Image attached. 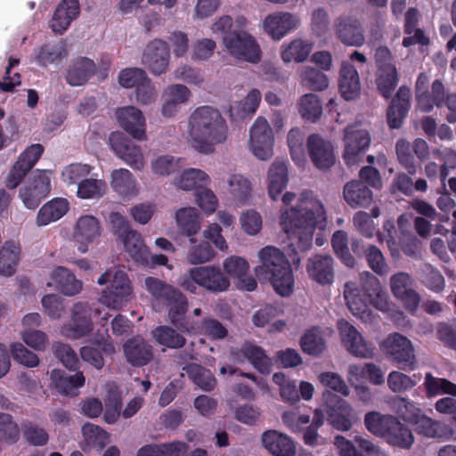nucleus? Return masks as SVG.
<instances>
[{
  "mask_svg": "<svg viewBox=\"0 0 456 456\" xmlns=\"http://www.w3.org/2000/svg\"><path fill=\"white\" fill-rule=\"evenodd\" d=\"M382 352L404 370H414L415 354L411 341L399 333L388 335L380 344Z\"/></svg>",
  "mask_w": 456,
  "mask_h": 456,
  "instance_id": "9b49d317",
  "label": "nucleus"
},
{
  "mask_svg": "<svg viewBox=\"0 0 456 456\" xmlns=\"http://www.w3.org/2000/svg\"><path fill=\"white\" fill-rule=\"evenodd\" d=\"M413 284L412 277L404 272H398L389 279L391 293L411 313L416 312L420 304V296L413 289Z\"/></svg>",
  "mask_w": 456,
  "mask_h": 456,
  "instance_id": "f3484780",
  "label": "nucleus"
},
{
  "mask_svg": "<svg viewBox=\"0 0 456 456\" xmlns=\"http://www.w3.org/2000/svg\"><path fill=\"white\" fill-rule=\"evenodd\" d=\"M263 446L274 456H295L296 444L289 436L276 430H267L261 437Z\"/></svg>",
  "mask_w": 456,
  "mask_h": 456,
  "instance_id": "c756f323",
  "label": "nucleus"
},
{
  "mask_svg": "<svg viewBox=\"0 0 456 456\" xmlns=\"http://www.w3.org/2000/svg\"><path fill=\"white\" fill-rule=\"evenodd\" d=\"M377 63L376 85L379 93L388 98L396 87L398 75L390 51L379 47L375 53Z\"/></svg>",
  "mask_w": 456,
  "mask_h": 456,
  "instance_id": "4468645a",
  "label": "nucleus"
},
{
  "mask_svg": "<svg viewBox=\"0 0 456 456\" xmlns=\"http://www.w3.org/2000/svg\"><path fill=\"white\" fill-rule=\"evenodd\" d=\"M428 84V76L419 74L415 86L416 97L418 108L425 112L430 111L435 105L440 107L445 96L444 85L439 80L434 81L430 93L427 91Z\"/></svg>",
  "mask_w": 456,
  "mask_h": 456,
  "instance_id": "aec40b11",
  "label": "nucleus"
},
{
  "mask_svg": "<svg viewBox=\"0 0 456 456\" xmlns=\"http://www.w3.org/2000/svg\"><path fill=\"white\" fill-rule=\"evenodd\" d=\"M396 418L392 415H384L379 411H370L365 414L364 425L371 434L383 437L388 432Z\"/></svg>",
  "mask_w": 456,
  "mask_h": 456,
  "instance_id": "4d7b16f0",
  "label": "nucleus"
},
{
  "mask_svg": "<svg viewBox=\"0 0 456 456\" xmlns=\"http://www.w3.org/2000/svg\"><path fill=\"white\" fill-rule=\"evenodd\" d=\"M94 71L95 65L92 60L79 58L69 67L66 78L70 86H81L91 77Z\"/></svg>",
  "mask_w": 456,
  "mask_h": 456,
  "instance_id": "49530a36",
  "label": "nucleus"
},
{
  "mask_svg": "<svg viewBox=\"0 0 456 456\" xmlns=\"http://www.w3.org/2000/svg\"><path fill=\"white\" fill-rule=\"evenodd\" d=\"M94 167L83 163H72L64 167L61 179L67 184H77L83 182L93 171Z\"/></svg>",
  "mask_w": 456,
  "mask_h": 456,
  "instance_id": "0e129e2a",
  "label": "nucleus"
},
{
  "mask_svg": "<svg viewBox=\"0 0 456 456\" xmlns=\"http://www.w3.org/2000/svg\"><path fill=\"white\" fill-rule=\"evenodd\" d=\"M361 279L367 292L369 306L372 305L381 312H388L391 301L379 279L368 272L363 273Z\"/></svg>",
  "mask_w": 456,
  "mask_h": 456,
  "instance_id": "c85d7f7f",
  "label": "nucleus"
},
{
  "mask_svg": "<svg viewBox=\"0 0 456 456\" xmlns=\"http://www.w3.org/2000/svg\"><path fill=\"white\" fill-rule=\"evenodd\" d=\"M118 125L133 138L147 140L146 120L142 112L134 106H126L116 110Z\"/></svg>",
  "mask_w": 456,
  "mask_h": 456,
  "instance_id": "412c9836",
  "label": "nucleus"
},
{
  "mask_svg": "<svg viewBox=\"0 0 456 456\" xmlns=\"http://www.w3.org/2000/svg\"><path fill=\"white\" fill-rule=\"evenodd\" d=\"M424 387L428 397L439 395L456 396V384L449 379L435 377L430 372L425 375Z\"/></svg>",
  "mask_w": 456,
  "mask_h": 456,
  "instance_id": "6e6d98bb",
  "label": "nucleus"
},
{
  "mask_svg": "<svg viewBox=\"0 0 456 456\" xmlns=\"http://www.w3.org/2000/svg\"><path fill=\"white\" fill-rule=\"evenodd\" d=\"M107 398L105 400L104 420L112 424L115 423L121 414V393L114 383L106 384Z\"/></svg>",
  "mask_w": 456,
  "mask_h": 456,
  "instance_id": "13d9d810",
  "label": "nucleus"
},
{
  "mask_svg": "<svg viewBox=\"0 0 456 456\" xmlns=\"http://www.w3.org/2000/svg\"><path fill=\"white\" fill-rule=\"evenodd\" d=\"M289 183L288 163L276 159L269 167L266 175V189L273 201L281 200L289 206L296 199L292 191H283ZM279 224L281 230L291 240L294 253L308 250L315 237L316 244L322 246L325 239L322 232L328 227V218L323 203L309 191H302L296 206L284 207L280 209Z\"/></svg>",
  "mask_w": 456,
  "mask_h": 456,
  "instance_id": "f257e3e1",
  "label": "nucleus"
},
{
  "mask_svg": "<svg viewBox=\"0 0 456 456\" xmlns=\"http://www.w3.org/2000/svg\"><path fill=\"white\" fill-rule=\"evenodd\" d=\"M53 172L36 169L26 179L20 189L19 197L28 209H35L51 191Z\"/></svg>",
  "mask_w": 456,
  "mask_h": 456,
  "instance_id": "1a4fd4ad",
  "label": "nucleus"
},
{
  "mask_svg": "<svg viewBox=\"0 0 456 456\" xmlns=\"http://www.w3.org/2000/svg\"><path fill=\"white\" fill-rule=\"evenodd\" d=\"M311 51V44L297 38L281 45V56L284 62H302L306 60Z\"/></svg>",
  "mask_w": 456,
  "mask_h": 456,
  "instance_id": "3c124183",
  "label": "nucleus"
},
{
  "mask_svg": "<svg viewBox=\"0 0 456 456\" xmlns=\"http://www.w3.org/2000/svg\"><path fill=\"white\" fill-rule=\"evenodd\" d=\"M241 354L243 358L248 359L261 373H270L272 361L261 347L256 345L245 344L241 348Z\"/></svg>",
  "mask_w": 456,
  "mask_h": 456,
  "instance_id": "864d4df0",
  "label": "nucleus"
},
{
  "mask_svg": "<svg viewBox=\"0 0 456 456\" xmlns=\"http://www.w3.org/2000/svg\"><path fill=\"white\" fill-rule=\"evenodd\" d=\"M261 100V94L257 89H252L241 101L234 102L229 109L232 119H242L256 112Z\"/></svg>",
  "mask_w": 456,
  "mask_h": 456,
  "instance_id": "de8ad7c7",
  "label": "nucleus"
},
{
  "mask_svg": "<svg viewBox=\"0 0 456 456\" xmlns=\"http://www.w3.org/2000/svg\"><path fill=\"white\" fill-rule=\"evenodd\" d=\"M50 378L57 390L67 395H77V390L85 384V376L82 372L66 375L61 370H53Z\"/></svg>",
  "mask_w": 456,
  "mask_h": 456,
  "instance_id": "79ce46f5",
  "label": "nucleus"
},
{
  "mask_svg": "<svg viewBox=\"0 0 456 456\" xmlns=\"http://www.w3.org/2000/svg\"><path fill=\"white\" fill-rule=\"evenodd\" d=\"M101 286L110 283L99 296V303L106 308L118 310L133 297V286L127 273L118 268L107 269L97 280Z\"/></svg>",
  "mask_w": 456,
  "mask_h": 456,
  "instance_id": "39448f33",
  "label": "nucleus"
},
{
  "mask_svg": "<svg viewBox=\"0 0 456 456\" xmlns=\"http://www.w3.org/2000/svg\"><path fill=\"white\" fill-rule=\"evenodd\" d=\"M124 354L127 362L134 366L145 365L153 357L152 346L141 338L127 340L124 345Z\"/></svg>",
  "mask_w": 456,
  "mask_h": 456,
  "instance_id": "e433bc0d",
  "label": "nucleus"
},
{
  "mask_svg": "<svg viewBox=\"0 0 456 456\" xmlns=\"http://www.w3.org/2000/svg\"><path fill=\"white\" fill-rule=\"evenodd\" d=\"M181 288L191 293H196L198 286L212 293L227 291L230 280L215 265H205L189 269L179 279Z\"/></svg>",
  "mask_w": 456,
  "mask_h": 456,
  "instance_id": "423d86ee",
  "label": "nucleus"
},
{
  "mask_svg": "<svg viewBox=\"0 0 456 456\" xmlns=\"http://www.w3.org/2000/svg\"><path fill=\"white\" fill-rule=\"evenodd\" d=\"M10 351L15 362L28 368H34L39 364V357L20 342H13Z\"/></svg>",
  "mask_w": 456,
  "mask_h": 456,
  "instance_id": "774afa93",
  "label": "nucleus"
},
{
  "mask_svg": "<svg viewBox=\"0 0 456 456\" xmlns=\"http://www.w3.org/2000/svg\"><path fill=\"white\" fill-rule=\"evenodd\" d=\"M47 287H53L56 290L67 297L79 294L83 289V282L77 279L74 273L64 266H56L50 273Z\"/></svg>",
  "mask_w": 456,
  "mask_h": 456,
  "instance_id": "5701e85b",
  "label": "nucleus"
},
{
  "mask_svg": "<svg viewBox=\"0 0 456 456\" xmlns=\"http://www.w3.org/2000/svg\"><path fill=\"white\" fill-rule=\"evenodd\" d=\"M224 50L239 61L250 63L260 61L262 53L256 38L244 30H237L222 37Z\"/></svg>",
  "mask_w": 456,
  "mask_h": 456,
  "instance_id": "6e6552de",
  "label": "nucleus"
},
{
  "mask_svg": "<svg viewBox=\"0 0 456 456\" xmlns=\"http://www.w3.org/2000/svg\"><path fill=\"white\" fill-rule=\"evenodd\" d=\"M222 266L224 275L234 280L239 289L253 291L256 288V280L248 275L249 265L244 257L230 256L223 261Z\"/></svg>",
  "mask_w": 456,
  "mask_h": 456,
  "instance_id": "6ab92c4d",
  "label": "nucleus"
},
{
  "mask_svg": "<svg viewBox=\"0 0 456 456\" xmlns=\"http://www.w3.org/2000/svg\"><path fill=\"white\" fill-rule=\"evenodd\" d=\"M299 83L302 86L313 91H323L329 86V78L321 70L303 66L298 70Z\"/></svg>",
  "mask_w": 456,
  "mask_h": 456,
  "instance_id": "09e8293b",
  "label": "nucleus"
},
{
  "mask_svg": "<svg viewBox=\"0 0 456 456\" xmlns=\"http://www.w3.org/2000/svg\"><path fill=\"white\" fill-rule=\"evenodd\" d=\"M142 288L151 295L152 305L157 311H160L158 308V305L166 302L177 289L174 286L153 276H147L143 279Z\"/></svg>",
  "mask_w": 456,
  "mask_h": 456,
  "instance_id": "37998d69",
  "label": "nucleus"
},
{
  "mask_svg": "<svg viewBox=\"0 0 456 456\" xmlns=\"http://www.w3.org/2000/svg\"><path fill=\"white\" fill-rule=\"evenodd\" d=\"M151 335L156 343L171 349L181 348L186 342L182 334L167 325L158 326L151 331Z\"/></svg>",
  "mask_w": 456,
  "mask_h": 456,
  "instance_id": "603ef678",
  "label": "nucleus"
},
{
  "mask_svg": "<svg viewBox=\"0 0 456 456\" xmlns=\"http://www.w3.org/2000/svg\"><path fill=\"white\" fill-rule=\"evenodd\" d=\"M306 272L314 281L330 285L334 280L333 259L327 255H315L308 259Z\"/></svg>",
  "mask_w": 456,
  "mask_h": 456,
  "instance_id": "cd10ccee",
  "label": "nucleus"
},
{
  "mask_svg": "<svg viewBox=\"0 0 456 456\" xmlns=\"http://www.w3.org/2000/svg\"><path fill=\"white\" fill-rule=\"evenodd\" d=\"M80 12L77 0H62L55 9L50 21V28L54 33L62 34Z\"/></svg>",
  "mask_w": 456,
  "mask_h": 456,
  "instance_id": "2f4dec72",
  "label": "nucleus"
},
{
  "mask_svg": "<svg viewBox=\"0 0 456 456\" xmlns=\"http://www.w3.org/2000/svg\"><path fill=\"white\" fill-rule=\"evenodd\" d=\"M178 228L194 243L195 236L201 228V216L200 211L193 207H184L176 210L175 215Z\"/></svg>",
  "mask_w": 456,
  "mask_h": 456,
  "instance_id": "f704fd0d",
  "label": "nucleus"
},
{
  "mask_svg": "<svg viewBox=\"0 0 456 456\" xmlns=\"http://www.w3.org/2000/svg\"><path fill=\"white\" fill-rule=\"evenodd\" d=\"M227 191L233 200L239 204L248 201L252 194L250 181L241 174H230L226 180Z\"/></svg>",
  "mask_w": 456,
  "mask_h": 456,
  "instance_id": "a18cd8bd",
  "label": "nucleus"
},
{
  "mask_svg": "<svg viewBox=\"0 0 456 456\" xmlns=\"http://www.w3.org/2000/svg\"><path fill=\"white\" fill-rule=\"evenodd\" d=\"M142 63L155 75L166 72L169 63L167 44L162 40L151 42L143 53Z\"/></svg>",
  "mask_w": 456,
  "mask_h": 456,
  "instance_id": "b1692460",
  "label": "nucleus"
},
{
  "mask_svg": "<svg viewBox=\"0 0 456 456\" xmlns=\"http://www.w3.org/2000/svg\"><path fill=\"white\" fill-rule=\"evenodd\" d=\"M307 149L310 158L317 168L325 170L335 163L334 149L331 142L320 135L309 136Z\"/></svg>",
  "mask_w": 456,
  "mask_h": 456,
  "instance_id": "393cba45",
  "label": "nucleus"
},
{
  "mask_svg": "<svg viewBox=\"0 0 456 456\" xmlns=\"http://www.w3.org/2000/svg\"><path fill=\"white\" fill-rule=\"evenodd\" d=\"M273 382L279 387L282 401L292 403L299 402L300 395L295 380L288 378L283 372H276L273 375Z\"/></svg>",
  "mask_w": 456,
  "mask_h": 456,
  "instance_id": "bf43d9fd",
  "label": "nucleus"
},
{
  "mask_svg": "<svg viewBox=\"0 0 456 456\" xmlns=\"http://www.w3.org/2000/svg\"><path fill=\"white\" fill-rule=\"evenodd\" d=\"M337 328L341 344L350 354L362 359L373 356V346L353 324L341 319L338 322Z\"/></svg>",
  "mask_w": 456,
  "mask_h": 456,
  "instance_id": "ddd939ff",
  "label": "nucleus"
},
{
  "mask_svg": "<svg viewBox=\"0 0 456 456\" xmlns=\"http://www.w3.org/2000/svg\"><path fill=\"white\" fill-rule=\"evenodd\" d=\"M334 28L341 42L350 46H361L365 42L363 29L360 21L352 17H339L334 23Z\"/></svg>",
  "mask_w": 456,
  "mask_h": 456,
  "instance_id": "a878e982",
  "label": "nucleus"
},
{
  "mask_svg": "<svg viewBox=\"0 0 456 456\" xmlns=\"http://www.w3.org/2000/svg\"><path fill=\"white\" fill-rule=\"evenodd\" d=\"M102 232L103 227L98 216L82 213L73 220L67 238L76 245L77 252L84 255L101 238Z\"/></svg>",
  "mask_w": 456,
  "mask_h": 456,
  "instance_id": "0eeeda50",
  "label": "nucleus"
},
{
  "mask_svg": "<svg viewBox=\"0 0 456 456\" xmlns=\"http://www.w3.org/2000/svg\"><path fill=\"white\" fill-rule=\"evenodd\" d=\"M180 159L171 155H159L151 161V172L157 176H168L175 172Z\"/></svg>",
  "mask_w": 456,
  "mask_h": 456,
  "instance_id": "69168bd1",
  "label": "nucleus"
},
{
  "mask_svg": "<svg viewBox=\"0 0 456 456\" xmlns=\"http://www.w3.org/2000/svg\"><path fill=\"white\" fill-rule=\"evenodd\" d=\"M111 189L122 198L132 199L141 191V186L134 174L126 168H117L110 175Z\"/></svg>",
  "mask_w": 456,
  "mask_h": 456,
  "instance_id": "bb28decb",
  "label": "nucleus"
},
{
  "mask_svg": "<svg viewBox=\"0 0 456 456\" xmlns=\"http://www.w3.org/2000/svg\"><path fill=\"white\" fill-rule=\"evenodd\" d=\"M354 442L361 452L356 449L353 442L340 435L335 436L333 444L339 456H366L378 452L375 444L362 436H354Z\"/></svg>",
  "mask_w": 456,
  "mask_h": 456,
  "instance_id": "7c9ffc66",
  "label": "nucleus"
},
{
  "mask_svg": "<svg viewBox=\"0 0 456 456\" xmlns=\"http://www.w3.org/2000/svg\"><path fill=\"white\" fill-rule=\"evenodd\" d=\"M343 197L353 208H369L373 201L372 191L360 181H351L344 186Z\"/></svg>",
  "mask_w": 456,
  "mask_h": 456,
  "instance_id": "72a5a7b5",
  "label": "nucleus"
},
{
  "mask_svg": "<svg viewBox=\"0 0 456 456\" xmlns=\"http://www.w3.org/2000/svg\"><path fill=\"white\" fill-rule=\"evenodd\" d=\"M298 111L303 118L315 121L322 112V108L317 95L306 94L298 102Z\"/></svg>",
  "mask_w": 456,
  "mask_h": 456,
  "instance_id": "680f3d73",
  "label": "nucleus"
},
{
  "mask_svg": "<svg viewBox=\"0 0 456 456\" xmlns=\"http://www.w3.org/2000/svg\"><path fill=\"white\" fill-rule=\"evenodd\" d=\"M344 159L348 166L360 162L363 152L369 148L370 135L367 128L355 124L348 126L344 134Z\"/></svg>",
  "mask_w": 456,
  "mask_h": 456,
  "instance_id": "dca6fc26",
  "label": "nucleus"
},
{
  "mask_svg": "<svg viewBox=\"0 0 456 456\" xmlns=\"http://www.w3.org/2000/svg\"><path fill=\"white\" fill-rule=\"evenodd\" d=\"M186 371L193 382L203 390H211L216 387V381L210 370L192 364L186 368Z\"/></svg>",
  "mask_w": 456,
  "mask_h": 456,
  "instance_id": "338daca9",
  "label": "nucleus"
},
{
  "mask_svg": "<svg viewBox=\"0 0 456 456\" xmlns=\"http://www.w3.org/2000/svg\"><path fill=\"white\" fill-rule=\"evenodd\" d=\"M344 298L349 311L362 322H369L371 319V311L369 308L368 296L363 289V282L360 289L355 282L348 281L344 287Z\"/></svg>",
  "mask_w": 456,
  "mask_h": 456,
  "instance_id": "4be33fe9",
  "label": "nucleus"
},
{
  "mask_svg": "<svg viewBox=\"0 0 456 456\" xmlns=\"http://www.w3.org/2000/svg\"><path fill=\"white\" fill-rule=\"evenodd\" d=\"M229 128L222 113L211 106H200L188 120V141L199 153L210 155L226 142Z\"/></svg>",
  "mask_w": 456,
  "mask_h": 456,
  "instance_id": "f03ea898",
  "label": "nucleus"
},
{
  "mask_svg": "<svg viewBox=\"0 0 456 456\" xmlns=\"http://www.w3.org/2000/svg\"><path fill=\"white\" fill-rule=\"evenodd\" d=\"M109 142L115 155L127 166L138 171L145 167L146 158L142 149L122 133H111Z\"/></svg>",
  "mask_w": 456,
  "mask_h": 456,
  "instance_id": "f8f14e48",
  "label": "nucleus"
},
{
  "mask_svg": "<svg viewBox=\"0 0 456 456\" xmlns=\"http://www.w3.org/2000/svg\"><path fill=\"white\" fill-rule=\"evenodd\" d=\"M259 265L255 274L269 281L274 290L282 297L289 296L294 289V276L285 254L278 248L267 246L257 253Z\"/></svg>",
  "mask_w": 456,
  "mask_h": 456,
  "instance_id": "7ed1b4c3",
  "label": "nucleus"
},
{
  "mask_svg": "<svg viewBox=\"0 0 456 456\" xmlns=\"http://www.w3.org/2000/svg\"><path fill=\"white\" fill-rule=\"evenodd\" d=\"M383 438L392 446L402 449H409L414 442L411 431L397 419H395L390 429L387 432Z\"/></svg>",
  "mask_w": 456,
  "mask_h": 456,
  "instance_id": "8fccbe9b",
  "label": "nucleus"
},
{
  "mask_svg": "<svg viewBox=\"0 0 456 456\" xmlns=\"http://www.w3.org/2000/svg\"><path fill=\"white\" fill-rule=\"evenodd\" d=\"M300 25L299 17L289 12H276L263 21L264 31L273 40H281Z\"/></svg>",
  "mask_w": 456,
  "mask_h": 456,
  "instance_id": "a211bd4d",
  "label": "nucleus"
},
{
  "mask_svg": "<svg viewBox=\"0 0 456 456\" xmlns=\"http://www.w3.org/2000/svg\"><path fill=\"white\" fill-rule=\"evenodd\" d=\"M20 247L19 243L9 240L0 248V275L10 277L14 274L20 260Z\"/></svg>",
  "mask_w": 456,
  "mask_h": 456,
  "instance_id": "c03bdc74",
  "label": "nucleus"
},
{
  "mask_svg": "<svg viewBox=\"0 0 456 456\" xmlns=\"http://www.w3.org/2000/svg\"><path fill=\"white\" fill-rule=\"evenodd\" d=\"M107 183L95 177L86 178L77 186V196L82 200H98L107 192Z\"/></svg>",
  "mask_w": 456,
  "mask_h": 456,
  "instance_id": "5fc2aeb1",
  "label": "nucleus"
},
{
  "mask_svg": "<svg viewBox=\"0 0 456 456\" xmlns=\"http://www.w3.org/2000/svg\"><path fill=\"white\" fill-rule=\"evenodd\" d=\"M411 92L401 87L387 110V122L391 128H398L410 108Z\"/></svg>",
  "mask_w": 456,
  "mask_h": 456,
  "instance_id": "a19ab883",
  "label": "nucleus"
},
{
  "mask_svg": "<svg viewBox=\"0 0 456 456\" xmlns=\"http://www.w3.org/2000/svg\"><path fill=\"white\" fill-rule=\"evenodd\" d=\"M120 240L125 251L134 262L142 265H149L150 250L139 232L135 230L128 232Z\"/></svg>",
  "mask_w": 456,
  "mask_h": 456,
  "instance_id": "ea45409f",
  "label": "nucleus"
},
{
  "mask_svg": "<svg viewBox=\"0 0 456 456\" xmlns=\"http://www.w3.org/2000/svg\"><path fill=\"white\" fill-rule=\"evenodd\" d=\"M383 228L387 232L386 240L392 256H398L400 250L410 256H415L418 254L419 241L414 235L403 239L400 238L399 240H396V238L390 231V229H395V224L389 220L385 222Z\"/></svg>",
  "mask_w": 456,
  "mask_h": 456,
  "instance_id": "4c0bfd02",
  "label": "nucleus"
},
{
  "mask_svg": "<svg viewBox=\"0 0 456 456\" xmlns=\"http://www.w3.org/2000/svg\"><path fill=\"white\" fill-rule=\"evenodd\" d=\"M302 350L311 355H319L326 348L322 331L313 328L305 332L300 341Z\"/></svg>",
  "mask_w": 456,
  "mask_h": 456,
  "instance_id": "052dcab7",
  "label": "nucleus"
},
{
  "mask_svg": "<svg viewBox=\"0 0 456 456\" xmlns=\"http://www.w3.org/2000/svg\"><path fill=\"white\" fill-rule=\"evenodd\" d=\"M330 396V402L326 403L328 421L338 431L350 430L358 420V415L354 407L345 399L324 392L323 397Z\"/></svg>",
  "mask_w": 456,
  "mask_h": 456,
  "instance_id": "2eb2a0df",
  "label": "nucleus"
},
{
  "mask_svg": "<svg viewBox=\"0 0 456 456\" xmlns=\"http://www.w3.org/2000/svg\"><path fill=\"white\" fill-rule=\"evenodd\" d=\"M211 183L210 176L200 168H186L173 180V184L177 189L184 191L200 190L201 186H208Z\"/></svg>",
  "mask_w": 456,
  "mask_h": 456,
  "instance_id": "c9c22d12",
  "label": "nucleus"
},
{
  "mask_svg": "<svg viewBox=\"0 0 456 456\" xmlns=\"http://www.w3.org/2000/svg\"><path fill=\"white\" fill-rule=\"evenodd\" d=\"M69 209V202L65 198H54L45 203L38 210L36 224L46 226L63 217Z\"/></svg>",
  "mask_w": 456,
  "mask_h": 456,
  "instance_id": "473e14b6",
  "label": "nucleus"
},
{
  "mask_svg": "<svg viewBox=\"0 0 456 456\" xmlns=\"http://www.w3.org/2000/svg\"><path fill=\"white\" fill-rule=\"evenodd\" d=\"M274 141L269 122L258 117L249 128L248 151L258 160L267 161L273 156Z\"/></svg>",
  "mask_w": 456,
  "mask_h": 456,
  "instance_id": "9d476101",
  "label": "nucleus"
},
{
  "mask_svg": "<svg viewBox=\"0 0 456 456\" xmlns=\"http://www.w3.org/2000/svg\"><path fill=\"white\" fill-rule=\"evenodd\" d=\"M338 88L341 95L347 101L356 99L361 92L358 71L348 63H343L340 69Z\"/></svg>",
  "mask_w": 456,
  "mask_h": 456,
  "instance_id": "58836bf2",
  "label": "nucleus"
},
{
  "mask_svg": "<svg viewBox=\"0 0 456 456\" xmlns=\"http://www.w3.org/2000/svg\"><path fill=\"white\" fill-rule=\"evenodd\" d=\"M164 303L169 307L168 317L170 322L174 325H178L188 308L186 297L177 289Z\"/></svg>",
  "mask_w": 456,
  "mask_h": 456,
  "instance_id": "e2e57ef3",
  "label": "nucleus"
},
{
  "mask_svg": "<svg viewBox=\"0 0 456 456\" xmlns=\"http://www.w3.org/2000/svg\"><path fill=\"white\" fill-rule=\"evenodd\" d=\"M102 304L96 302L77 301L70 309V321L61 327V334L68 339H79L92 335L94 330V319L98 318V324L104 328L110 317Z\"/></svg>",
  "mask_w": 456,
  "mask_h": 456,
  "instance_id": "20e7f679",
  "label": "nucleus"
}]
</instances>
